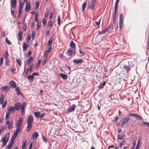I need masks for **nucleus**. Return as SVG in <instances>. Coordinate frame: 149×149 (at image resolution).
<instances>
[{"label":"nucleus","instance_id":"nucleus-2","mask_svg":"<svg viewBox=\"0 0 149 149\" xmlns=\"http://www.w3.org/2000/svg\"><path fill=\"white\" fill-rule=\"evenodd\" d=\"M9 137L10 133H7L6 134L5 136L2 138L0 141H1L3 143V145L1 146L2 147H3L6 145L9 140Z\"/></svg>","mask_w":149,"mask_h":149},{"label":"nucleus","instance_id":"nucleus-46","mask_svg":"<svg viewBox=\"0 0 149 149\" xmlns=\"http://www.w3.org/2000/svg\"><path fill=\"white\" fill-rule=\"evenodd\" d=\"M52 20H49V22L48 24V25L49 27H51L52 26Z\"/></svg>","mask_w":149,"mask_h":149},{"label":"nucleus","instance_id":"nucleus-4","mask_svg":"<svg viewBox=\"0 0 149 149\" xmlns=\"http://www.w3.org/2000/svg\"><path fill=\"white\" fill-rule=\"evenodd\" d=\"M117 9V8H114V11L112 17L113 22L114 24H115L116 23L118 16V11Z\"/></svg>","mask_w":149,"mask_h":149},{"label":"nucleus","instance_id":"nucleus-13","mask_svg":"<svg viewBox=\"0 0 149 149\" xmlns=\"http://www.w3.org/2000/svg\"><path fill=\"white\" fill-rule=\"evenodd\" d=\"M83 62V60L82 59H79L77 60V59H74L73 60V62L74 63H75L76 65L79 64H81Z\"/></svg>","mask_w":149,"mask_h":149},{"label":"nucleus","instance_id":"nucleus-35","mask_svg":"<svg viewBox=\"0 0 149 149\" xmlns=\"http://www.w3.org/2000/svg\"><path fill=\"white\" fill-rule=\"evenodd\" d=\"M106 81H104L102 84H100L99 86V88H103L104 86H105L106 84Z\"/></svg>","mask_w":149,"mask_h":149},{"label":"nucleus","instance_id":"nucleus-49","mask_svg":"<svg viewBox=\"0 0 149 149\" xmlns=\"http://www.w3.org/2000/svg\"><path fill=\"white\" fill-rule=\"evenodd\" d=\"M6 42L9 45H10L11 43V42L8 40L7 38H6Z\"/></svg>","mask_w":149,"mask_h":149},{"label":"nucleus","instance_id":"nucleus-53","mask_svg":"<svg viewBox=\"0 0 149 149\" xmlns=\"http://www.w3.org/2000/svg\"><path fill=\"white\" fill-rule=\"evenodd\" d=\"M16 61L18 63L19 66H21V62L20 60L19 59H16Z\"/></svg>","mask_w":149,"mask_h":149},{"label":"nucleus","instance_id":"nucleus-12","mask_svg":"<svg viewBox=\"0 0 149 149\" xmlns=\"http://www.w3.org/2000/svg\"><path fill=\"white\" fill-rule=\"evenodd\" d=\"M14 141L15 140L11 138L10 142L6 147L8 149H11L12 148L14 143Z\"/></svg>","mask_w":149,"mask_h":149},{"label":"nucleus","instance_id":"nucleus-7","mask_svg":"<svg viewBox=\"0 0 149 149\" xmlns=\"http://www.w3.org/2000/svg\"><path fill=\"white\" fill-rule=\"evenodd\" d=\"M130 120V118L128 116L124 118L121 120V126L123 127Z\"/></svg>","mask_w":149,"mask_h":149},{"label":"nucleus","instance_id":"nucleus-42","mask_svg":"<svg viewBox=\"0 0 149 149\" xmlns=\"http://www.w3.org/2000/svg\"><path fill=\"white\" fill-rule=\"evenodd\" d=\"M40 3L39 2H37L36 3V6L35 7V8L36 9H38Z\"/></svg>","mask_w":149,"mask_h":149},{"label":"nucleus","instance_id":"nucleus-6","mask_svg":"<svg viewBox=\"0 0 149 149\" xmlns=\"http://www.w3.org/2000/svg\"><path fill=\"white\" fill-rule=\"evenodd\" d=\"M128 116L134 117L137 120H140L143 119L142 116L137 114L131 113L128 115Z\"/></svg>","mask_w":149,"mask_h":149},{"label":"nucleus","instance_id":"nucleus-33","mask_svg":"<svg viewBox=\"0 0 149 149\" xmlns=\"http://www.w3.org/2000/svg\"><path fill=\"white\" fill-rule=\"evenodd\" d=\"M26 141H24L23 142V144L22 146V149H25L26 147Z\"/></svg>","mask_w":149,"mask_h":149},{"label":"nucleus","instance_id":"nucleus-59","mask_svg":"<svg viewBox=\"0 0 149 149\" xmlns=\"http://www.w3.org/2000/svg\"><path fill=\"white\" fill-rule=\"evenodd\" d=\"M47 61V58H45V59H44L42 61V63L43 64V65H44L46 63V62Z\"/></svg>","mask_w":149,"mask_h":149},{"label":"nucleus","instance_id":"nucleus-45","mask_svg":"<svg viewBox=\"0 0 149 149\" xmlns=\"http://www.w3.org/2000/svg\"><path fill=\"white\" fill-rule=\"evenodd\" d=\"M10 64V62L9 61L6 59L5 62V65L6 66H8Z\"/></svg>","mask_w":149,"mask_h":149},{"label":"nucleus","instance_id":"nucleus-28","mask_svg":"<svg viewBox=\"0 0 149 149\" xmlns=\"http://www.w3.org/2000/svg\"><path fill=\"white\" fill-rule=\"evenodd\" d=\"M15 110L14 107H10L8 109V111L9 112H14Z\"/></svg>","mask_w":149,"mask_h":149},{"label":"nucleus","instance_id":"nucleus-48","mask_svg":"<svg viewBox=\"0 0 149 149\" xmlns=\"http://www.w3.org/2000/svg\"><path fill=\"white\" fill-rule=\"evenodd\" d=\"M118 119V116H116L114 119L112 120V122L113 123L116 122Z\"/></svg>","mask_w":149,"mask_h":149},{"label":"nucleus","instance_id":"nucleus-14","mask_svg":"<svg viewBox=\"0 0 149 149\" xmlns=\"http://www.w3.org/2000/svg\"><path fill=\"white\" fill-rule=\"evenodd\" d=\"M31 9V4L29 3H27L25 8V12H28L30 11Z\"/></svg>","mask_w":149,"mask_h":149},{"label":"nucleus","instance_id":"nucleus-29","mask_svg":"<svg viewBox=\"0 0 149 149\" xmlns=\"http://www.w3.org/2000/svg\"><path fill=\"white\" fill-rule=\"evenodd\" d=\"M15 91L17 92V95H20L21 93L20 91L19 88V87H16L15 89Z\"/></svg>","mask_w":149,"mask_h":149},{"label":"nucleus","instance_id":"nucleus-21","mask_svg":"<svg viewBox=\"0 0 149 149\" xmlns=\"http://www.w3.org/2000/svg\"><path fill=\"white\" fill-rule=\"evenodd\" d=\"M23 34V33L22 31H19V32L18 33V38L21 41L22 40Z\"/></svg>","mask_w":149,"mask_h":149},{"label":"nucleus","instance_id":"nucleus-44","mask_svg":"<svg viewBox=\"0 0 149 149\" xmlns=\"http://www.w3.org/2000/svg\"><path fill=\"white\" fill-rule=\"evenodd\" d=\"M7 103V101H6L4 102V103L3 102L2 103H0V104H2V107L3 108H4L5 107V106L6 104Z\"/></svg>","mask_w":149,"mask_h":149},{"label":"nucleus","instance_id":"nucleus-3","mask_svg":"<svg viewBox=\"0 0 149 149\" xmlns=\"http://www.w3.org/2000/svg\"><path fill=\"white\" fill-rule=\"evenodd\" d=\"M96 0H91L90 3L88 6V8L89 9L93 10L95 9Z\"/></svg>","mask_w":149,"mask_h":149},{"label":"nucleus","instance_id":"nucleus-8","mask_svg":"<svg viewBox=\"0 0 149 149\" xmlns=\"http://www.w3.org/2000/svg\"><path fill=\"white\" fill-rule=\"evenodd\" d=\"M22 105L21 103H19L18 102H17L15 103L14 105V108L15 109V110H19L21 108Z\"/></svg>","mask_w":149,"mask_h":149},{"label":"nucleus","instance_id":"nucleus-24","mask_svg":"<svg viewBox=\"0 0 149 149\" xmlns=\"http://www.w3.org/2000/svg\"><path fill=\"white\" fill-rule=\"evenodd\" d=\"M0 96V103H2L3 102L4 95L3 94H1Z\"/></svg>","mask_w":149,"mask_h":149},{"label":"nucleus","instance_id":"nucleus-61","mask_svg":"<svg viewBox=\"0 0 149 149\" xmlns=\"http://www.w3.org/2000/svg\"><path fill=\"white\" fill-rule=\"evenodd\" d=\"M27 25L26 24H24L23 27V30L24 31H26L27 28Z\"/></svg>","mask_w":149,"mask_h":149},{"label":"nucleus","instance_id":"nucleus-54","mask_svg":"<svg viewBox=\"0 0 149 149\" xmlns=\"http://www.w3.org/2000/svg\"><path fill=\"white\" fill-rule=\"evenodd\" d=\"M36 33V31H32V39H33L34 38V37L35 36Z\"/></svg>","mask_w":149,"mask_h":149},{"label":"nucleus","instance_id":"nucleus-40","mask_svg":"<svg viewBox=\"0 0 149 149\" xmlns=\"http://www.w3.org/2000/svg\"><path fill=\"white\" fill-rule=\"evenodd\" d=\"M125 136V135H121L120 134L118 135L117 136V137L118 139H123L124 136Z\"/></svg>","mask_w":149,"mask_h":149},{"label":"nucleus","instance_id":"nucleus-9","mask_svg":"<svg viewBox=\"0 0 149 149\" xmlns=\"http://www.w3.org/2000/svg\"><path fill=\"white\" fill-rule=\"evenodd\" d=\"M76 107V105L74 104H73L71 107H70L68 109L67 111L68 113H70L73 112L74 110Z\"/></svg>","mask_w":149,"mask_h":149},{"label":"nucleus","instance_id":"nucleus-56","mask_svg":"<svg viewBox=\"0 0 149 149\" xmlns=\"http://www.w3.org/2000/svg\"><path fill=\"white\" fill-rule=\"evenodd\" d=\"M34 66L33 64H32L31 65L29 68V71H31L32 70V69L34 68Z\"/></svg>","mask_w":149,"mask_h":149},{"label":"nucleus","instance_id":"nucleus-51","mask_svg":"<svg viewBox=\"0 0 149 149\" xmlns=\"http://www.w3.org/2000/svg\"><path fill=\"white\" fill-rule=\"evenodd\" d=\"M142 124L145 125L149 127V122H143L142 123Z\"/></svg>","mask_w":149,"mask_h":149},{"label":"nucleus","instance_id":"nucleus-1","mask_svg":"<svg viewBox=\"0 0 149 149\" xmlns=\"http://www.w3.org/2000/svg\"><path fill=\"white\" fill-rule=\"evenodd\" d=\"M33 118L31 115H30L29 116L27 121V125L26 127V131L29 132L31 129L32 127V125L31 123L33 121Z\"/></svg>","mask_w":149,"mask_h":149},{"label":"nucleus","instance_id":"nucleus-55","mask_svg":"<svg viewBox=\"0 0 149 149\" xmlns=\"http://www.w3.org/2000/svg\"><path fill=\"white\" fill-rule=\"evenodd\" d=\"M101 19H100L97 21H95V23L98 26L100 24Z\"/></svg>","mask_w":149,"mask_h":149},{"label":"nucleus","instance_id":"nucleus-15","mask_svg":"<svg viewBox=\"0 0 149 149\" xmlns=\"http://www.w3.org/2000/svg\"><path fill=\"white\" fill-rule=\"evenodd\" d=\"M6 125H8V129H10L13 126V121H12L10 123V122L9 120H7L6 123Z\"/></svg>","mask_w":149,"mask_h":149},{"label":"nucleus","instance_id":"nucleus-34","mask_svg":"<svg viewBox=\"0 0 149 149\" xmlns=\"http://www.w3.org/2000/svg\"><path fill=\"white\" fill-rule=\"evenodd\" d=\"M2 89L7 91L10 90V88L8 86H4L2 87Z\"/></svg>","mask_w":149,"mask_h":149},{"label":"nucleus","instance_id":"nucleus-23","mask_svg":"<svg viewBox=\"0 0 149 149\" xmlns=\"http://www.w3.org/2000/svg\"><path fill=\"white\" fill-rule=\"evenodd\" d=\"M59 74L61 77L63 79L66 80L67 79L68 76L66 74L63 73H59Z\"/></svg>","mask_w":149,"mask_h":149},{"label":"nucleus","instance_id":"nucleus-64","mask_svg":"<svg viewBox=\"0 0 149 149\" xmlns=\"http://www.w3.org/2000/svg\"><path fill=\"white\" fill-rule=\"evenodd\" d=\"M50 34V31L49 30H47L45 33V36H48Z\"/></svg>","mask_w":149,"mask_h":149},{"label":"nucleus","instance_id":"nucleus-18","mask_svg":"<svg viewBox=\"0 0 149 149\" xmlns=\"http://www.w3.org/2000/svg\"><path fill=\"white\" fill-rule=\"evenodd\" d=\"M26 105V102H24L21 107V113L23 114L24 113V108Z\"/></svg>","mask_w":149,"mask_h":149},{"label":"nucleus","instance_id":"nucleus-63","mask_svg":"<svg viewBox=\"0 0 149 149\" xmlns=\"http://www.w3.org/2000/svg\"><path fill=\"white\" fill-rule=\"evenodd\" d=\"M31 38V37L30 36V35H29L28 36L27 38L26 39V41L27 42H29Z\"/></svg>","mask_w":149,"mask_h":149},{"label":"nucleus","instance_id":"nucleus-38","mask_svg":"<svg viewBox=\"0 0 149 149\" xmlns=\"http://www.w3.org/2000/svg\"><path fill=\"white\" fill-rule=\"evenodd\" d=\"M52 40L51 39H49L48 41L47 45L48 46L51 47V44L52 43Z\"/></svg>","mask_w":149,"mask_h":149},{"label":"nucleus","instance_id":"nucleus-17","mask_svg":"<svg viewBox=\"0 0 149 149\" xmlns=\"http://www.w3.org/2000/svg\"><path fill=\"white\" fill-rule=\"evenodd\" d=\"M38 136V132H34L32 135L31 138L32 139L34 140V139L37 138Z\"/></svg>","mask_w":149,"mask_h":149},{"label":"nucleus","instance_id":"nucleus-52","mask_svg":"<svg viewBox=\"0 0 149 149\" xmlns=\"http://www.w3.org/2000/svg\"><path fill=\"white\" fill-rule=\"evenodd\" d=\"M41 23L38 22L37 24V29L38 30L39 29L41 26Z\"/></svg>","mask_w":149,"mask_h":149},{"label":"nucleus","instance_id":"nucleus-50","mask_svg":"<svg viewBox=\"0 0 149 149\" xmlns=\"http://www.w3.org/2000/svg\"><path fill=\"white\" fill-rule=\"evenodd\" d=\"M24 5V3H20L19 9H22Z\"/></svg>","mask_w":149,"mask_h":149},{"label":"nucleus","instance_id":"nucleus-27","mask_svg":"<svg viewBox=\"0 0 149 149\" xmlns=\"http://www.w3.org/2000/svg\"><path fill=\"white\" fill-rule=\"evenodd\" d=\"M86 2H84L83 3L82 5V11L84 12L85 8L86 6Z\"/></svg>","mask_w":149,"mask_h":149},{"label":"nucleus","instance_id":"nucleus-58","mask_svg":"<svg viewBox=\"0 0 149 149\" xmlns=\"http://www.w3.org/2000/svg\"><path fill=\"white\" fill-rule=\"evenodd\" d=\"M45 113H43L41 115H40L39 118H42L44 117L45 116Z\"/></svg>","mask_w":149,"mask_h":149},{"label":"nucleus","instance_id":"nucleus-26","mask_svg":"<svg viewBox=\"0 0 149 149\" xmlns=\"http://www.w3.org/2000/svg\"><path fill=\"white\" fill-rule=\"evenodd\" d=\"M29 47V45L26 43V42H24L23 45V50H26Z\"/></svg>","mask_w":149,"mask_h":149},{"label":"nucleus","instance_id":"nucleus-39","mask_svg":"<svg viewBox=\"0 0 149 149\" xmlns=\"http://www.w3.org/2000/svg\"><path fill=\"white\" fill-rule=\"evenodd\" d=\"M10 114V113L9 112H7L6 113V117H5V119L6 120H7L8 119L9 117V116Z\"/></svg>","mask_w":149,"mask_h":149},{"label":"nucleus","instance_id":"nucleus-36","mask_svg":"<svg viewBox=\"0 0 149 149\" xmlns=\"http://www.w3.org/2000/svg\"><path fill=\"white\" fill-rule=\"evenodd\" d=\"M34 115L36 117H39L40 114L38 112H36L34 113Z\"/></svg>","mask_w":149,"mask_h":149},{"label":"nucleus","instance_id":"nucleus-20","mask_svg":"<svg viewBox=\"0 0 149 149\" xmlns=\"http://www.w3.org/2000/svg\"><path fill=\"white\" fill-rule=\"evenodd\" d=\"M11 6L14 8L16 7L17 4L16 0H11Z\"/></svg>","mask_w":149,"mask_h":149},{"label":"nucleus","instance_id":"nucleus-30","mask_svg":"<svg viewBox=\"0 0 149 149\" xmlns=\"http://www.w3.org/2000/svg\"><path fill=\"white\" fill-rule=\"evenodd\" d=\"M27 78L29 80H32V81H33L34 79V76L32 74L31 75L28 76Z\"/></svg>","mask_w":149,"mask_h":149},{"label":"nucleus","instance_id":"nucleus-10","mask_svg":"<svg viewBox=\"0 0 149 149\" xmlns=\"http://www.w3.org/2000/svg\"><path fill=\"white\" fill-rule=\"evenodd\" d=\"M10 86L12 88H15L17 87V85L15 82L13 81H10L9 83Z\"/></svg>","mask_w":149,"mask_h":149},{"label":"nucleus","instance_id":"nucleus-11","mask_svg":"<svg viewBox=\"0 0 149 149\" xmlns=\"http://www.w3.org/2000/svg\"><path fill=\"white\" fill-rule=\"evenodd\" d=\"M20 130L16 129V130L14 132L13 135L12 136L11 139L15 140V139L17 136V134L20 132Z\"/></svg>","mask_w":149,"mask_h":149},{"label":"nucleus","instance_id":"nucleus-57","mask_svg":"<svg viewBox=\"0 0 149 149\" xmlns=\"http://www.w3.org/2000/svg\"><path fill=\"white\" fill-rule=\"evenodd\" d=\"M79 53L81 54L83 56L85 55V52L81 51V50L80 49H79Z\"/></svg>","mask_w":149,"mask_h":149},{"label":"nucleus","instance_id":"nucleus-43","mask_svg":"<svg viewBox=\"0 0 149 149\" xmlns=\"http://www.w3.org/2000/svg\"><path fill=\"white\" fill-rule=\"evenodd\" d=\"M47 23L46 19L45 18H44L42 20V24L43 25H45Z\"/></svg>","mask_w":149,"mask_h":149},{"label":"nucleus","instance_id":"nucleus-16","mask_svg":"<svg viewBox=\"0 0 149 149\" xmlns=\"http://www.w3.org/2000/svg\"><path fill=\"white\" fill-rule=\"evenodd\" d=\"M75 51L72 52L71 49H68L67 52V55L69 56H71L73 55V54H75Z\"/></svg>","mask_w":149,"mask_h":149},{"label":"nucleus","instance_id":"nucleus-62","mask_svg":"<svg viewBox=\"0 0 149 149\" xmlns=\"http://www.w3.org/2000/svg\"><path fill=\"white\" fill-rule=\"evenodd\" d=\"M16 70V68L15 67H13V68L11 70V72H13V74L14 72Z\"/></svg>","mask_w":149,"mask_h":149},{"label":"nucleus","instance_id":"nucleus-47","mask_svg":"<svg viewBox=\"0 0 149 149\" xmlns=\"http://www.w3.org/2000/svg\"><path fill=\"white\" fill-rule=\"evenodd\" d=\"M140 143V139H139L138 141V143L137 144L135 149H138L139 148V144Z\"/></svg>","mask_w":149,"mask_h":149},{"label":"nucleus","instance_id":"nucleus-31","mask_svg":"<svg viewBox=\"0 0 149 149\" xmlns=\"http://www.w3.org/2000/svg\"><path fill=\"white\" fill-rule=\"evenodd\" d=\"M123 21H119V28L121 30L123 27Z\"/></svg>","mask_w":149,"mask_h":149},{"label":"nucleus","instance_id":"nucleus-22","mask_svg":"<svg viewBox=\"0 0 149 149\" xmlns=\"http://www.w3.org/2000/svg\"><path fill=\"white\" fill-rule=\"evenodd\" d=\"M123 68L125 69L127 72L129 71L131 69L130 67L129 66V65H124L123 66Z\"/></svg>","mask_w":149,"mask_h":149},{"label":"nucleus","instance_id":"nucleus-37","mask_svg":"<svg viewBox=\"0 0 149 149\" xmlns=\"http://www.w3.org/2000/svg\"><path fill=\"white\" fill-rule=\"evenodd\" d=\"M120 0H116L114 8H118V6Z\"/></svg>","mask_w":149,"mask_h":149},{"label":"nucleus","instance_id":"nucleus-25","mask_svg":"<svg viewBox=\"0 0 149 149\" xmlns=\"http://www.w3.org/2000/svg\"><path fill=\"white\" fill-rule=\"evenodd\" d=\"M33 60V57L32 56L30 57L27 61L26 63L27 65L31 64V62Z\"/></svg>","mask_w":149,"mask_h":149},{"label":"nucleus","instance_id":"nucleus-41","mask_svg":"<svg viewBox=\"0 0 149 149\" xmlns=\"http://www.w3.org/2000/svg\"><path fill=\"white\" fill-rule=\"evenodd\" d=\"M119 21H123V16L122 13H121L120 15Z\"/></svg>","mask_w":149,"mask_h":149},{"label":"nucleus","instance_id":"nucleus-32","mask_svg":"<svg viewBox=\"0 0 149 149\" xmlns=\"http://www.w3.org/2000/svg\"><path fill=\"white\" fill-rule=\"evenodd\" d=\"M61 19L59 15H58V16L57 18V24L58 25H60L61 24Z\"/></svg>","mask_w":149,"mask_h":149},{"label":"nucleus","instance_id":"nucleus-60","mask_svg":"<svg viewBox=\"0 0 149 149\" xmlns=\"http://www.w3.org/2000/svg\"><path fill=\"white\" fill-rule=\"evenodd\" d=\"M4 56L5 58L7 59L8 56V54L7 52H6V53L4 54Z\"/></svg>","mask_w":149,"mask_h":149},{"label":"nucleus","instance_id":"nucleus-19","mask_svg":"<svg viewBox=\"0 0 149 149\" xmlns=\"http://www.w3.org/2000/svg\"><path fill=\"white\" fill-rule=\"evenodd\" d=\"M69 46L70 47L74 49V50L75 49L76 45L72 40Z\"/></svg>","mask_w":149,"mask_h":149},{"label":"nucleus","instance_id":"nucleus-5","mask_svg":"<svg viewBox=\"0 0 149 149\" xmlns=\"http://www.w3.org/2000/svg\"><path fill=\"white\" fill-rule=\"evenodd\" d=\"M22 117H21L19 119L16 124L17 129L21 130V128L22 126Z\"/></svg>","mask_w":149,"mask_h":149}]
</instances>
